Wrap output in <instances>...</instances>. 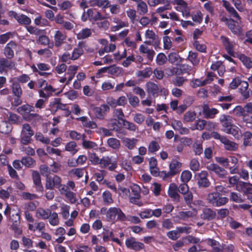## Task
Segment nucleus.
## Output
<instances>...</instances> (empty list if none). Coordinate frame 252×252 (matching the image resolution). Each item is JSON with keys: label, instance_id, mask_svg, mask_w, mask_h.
<instances>
[{"label": "nucleus", "instance_id": "9", "mask_svg": "<svg viewBox=\"0 0 252 252\" xmlns=\"http://www.w3.org/2000/svg\"><path fill=\"white\" fill-rule=\"evenodd\" d=\"M17 44L15 41L11 40L5 45L3 49V54L7 59H11L14 56V50L17 48Z\"/></svg>", "mask_w": 252, "mask_h": 252}, {"label": "nucleus", "instance_id": "12", "mask_svg": "<svg viewBox=\"0 0 252 252\" xmlns=\"http://www.w3.org/2000/svg\"><path fill=\"white\" fill-rule=\"evenodd\" d=\"M6 58L0 59V72H7L8 69H12L15 65L13 62Z\"/></svg>", "mask_w": 252, "mask_h": 252}, {"label": "nucleus", "instance_id": "54", "mask_svg": "<svg viewBox=\"0 0 252 252\" xmlns=\"http://www.w3.org/2000/svg\"><path fill=\"white\" fill-rule=\"evenodd\" d=\"M96 25L100 29L106 31L109 29L110 23L108 20L104 19L96 22Z\"/></svg>", "mask_w": 252, "mask_h": 252}, {"label": "nucleus", "instance_id": "26", "mask_svg": "<svg viewBox=\"0 0 252 252\" xmlns=\"http://www.w3.org/2000/svg\"><path fill=\"white\" fill-rule=\"evenodd\" d=\"M237 190L243 191L248 196L252 193V184L240 182L237 185Z\"/></svg>", "mask_w": 252, "mask_h": 252}, {"label": "nucleus", "instance_id": "17", "mask_svg": "<svg viewBox=\"0 0 252 252\" xmlns=\"http://www.w3.org/2000/svg\"><path fill=\"white\" fill-rule=\"evenodd\" d=\"M229 22V23H228L227 26L232 33L238 36L241 35L242 34V28L237 24L236 22L233 19L231 18Z\"/></svg>", "mask_w": 252, "mask_h": 252}, {"label": "nucleus", "instance_id": "19", "mask_svg": "<svg viewBox=\"0 0 252 252\" xmlns=\"http://www.w3.org/2000/svg\"><path fill=\"white\" fill-rule=\"evenodd\" d=\"M216 213L211 208H204L200 215L201 218L203 220H212L215 218Z\"/></svg>", "mask_w": 252, "mask_h": 252}, {"label": "nucleus", "instance_id": "1", "mask_svg": "<svg viewBox=\"0 0 252 252\" xmlns=\"http://www.w3.org/2000/svg\"><path fill=\"white\" fill-rule=\"evenodd\" d=\"M216 191L209 193L207 196L208 202L213 206L219 207L226 204L228 201V198L222 197L220 192H222L226 189L221 186L216 187Z\"/></svg>", "mask_w": 252, "mask_h": 252}, {"label": "nucleus", "instance_id": "32", "mask_svg": "<svg viewBox=\"0 0 252 252\" xmlns=\"http://www.w3.org/2000/svg\"><path fill=\"white\" fill-rule=\"evenodd\" d=\"M92 6H97L102 9H106L111 6V4L108 0H93Z\"/></svg>", "mask_w": 252, "mask_h": 252}, {"label": "nucleus", "instance_id": "11", "mask_svg": "<svg viewBox=\"0 0 252 252\" xmlns=\"http://www.w3.org/2000/svg\"><path fill=\"white\" fill-rule=\"evenodd\" d=\"M206 168L208 170L214 172L220 178H225L227 175V171L217 164L211 163L208 165Z\"/></svg>", "mask_w": 252, "mask_h": 252}, {"label": "nucleus", "instance_id": "39", "mask_svg": "<svg viewBox=\"0 0 252 252\" xmlns=\"http://www.w3.org/2000/svg\"><path fill=\"white\" fill-rule=\"evenodd\" d=\"M77 119L80 120L82 122L83 126L85 127L91 128H95L97 127V125L94 122L88 120L86 117H81Z\"/></svg>", "mask_w": 252, "mask_h": 252}, {"label": "nucleus", "instance_id": "5", "mask_svg": "<svg viewBox=\"0 0 252 252\" xmlns=\"http://www.w3.org/2000/svg\"><path fill=\"white\" fill-rule=\"evenodd\" d=\"M196 180L199 188H207L210 186L211 182L208 179V173L206 171H201L196 175Z\"/></svg>", "mask_w": 252, "mask_h": 252}, {"label": "nucleus", "instance_id": "35", "mask_svg": "<svg viewBox=\"0 0 252 252\" xmlns=\"http://www.w3.org/2000/svg\"><path fill=\"white\" fill-rule=\"evenodd\" d=\"M197 53L192 51L189 52L188 59L194 65H197L200 62V59Z\"/></svg>", "mask_w": 252, "mask_h": 252}, {"label": "nucleus", "instance_id": "47", "mask_svg": "<svg viewBox=\"0 0 252 252\" xmlns=\"http://www.w3.org/2000/svg\"><path fill=\"white\" fill-rule=\"evenodd\" d=\"M167 61V57L163 53H158L156 57V63L159 65H163Z\"/></svg>", "mask_w": 252, "mask_h": 252}, {"label": "nucleus", "instance_id": "50", "mask_svg": "<svg viewBox=\"0 0 252 252\" xmlns=\"http://www.w3.org/2000/svg\"><path fill=\"white\" fill-rule=\"evenodd\" d=\"M137 139H130L128 138H126L123 140L124 145L127 147L129 149H132L136 145Z\"/></svg>", "mask_w": 252, "mask_h": 252}, {"label": "nucleus", "instance_id": "46", "mask_svg": "<svg viewBox=\"0 0 252 252\" xmlns=\"http://www.w3.org/2000/svg\"><path fill=\"white\" fill-rule=\"evenodd\" d=\"M160 148L159 145L156 141H151L148 146V152L154 153L158 151Z\"/></svg>", "mask_w": 252, "mask_h": 252}, {"label": "nucleus", "instance_id": "55", "mask_svg": "<svg viewBox=\"0 0 252 252\" xmlns=\"http://www.w3.org/2000/svg\"><path fill=\"white\" fill-rule=\"evenodd\" d=\"M179 218L184 220H187L189 218H191L194 216L192 211H181L179 213Z\"/></svg>", "mask_w": 252, "mask_h": 252}, {"label": "nucleus", "instance_id": "44", "mask_svg": "<svg viewBox=\"0 0 252 252\" xmlns=\"http://www.w3.org/2000/svg\"><path fill=\"white\" fill-rule=\"evenodd\" d=\"M129 104L133 107H136L139 105V99L136 96L133 95L131 94L127 95Z\"/></svg>", "mask_w": 252, "mask_h": 252}, {"label": "nucleus", "instance_id": "49", "mask_svg": "<svg viewBox=\"0 0 252 252\" xmlns=\"http://www.w3.org/2000/svg\"><path fill=\"white\" fill-rule=\"evenodd\" d=\"M60 100V98H54V99L51 101L49 105V110H50L51 114L55 115L57 112V106L58 104V101Z\"/></svg>", "mask_w": 252, "mask_h": 252}, {"label": "nucleus", "instance_id": "21", "mask_svg": "<svg viewBox=\"0 0 252 252\" xmlns=\"http://www.w3.org/2000/svg\"><path fill=\"white\" fill-rule=\"evenodd\" d=\"M232 117L230 115L223 114L220 116L219 120L223 127V131L224 129L229 128L234 125L232 124Z\"/></svg>", "mask_w": 252, "mask_h": 252}, {"label": "nucleus", "instance_id": "16", "mask_svg": "<svg viewBox=\"0 0 252 252\" xmlns=\"http://www.w3.org/2000/svg\"><path fill=\"white\" fill-rule=\"evenodd\" d=\"M139 50L141 54H146V57L149 62H152L153 61L156 54L153 49H150L147 46L142 44L140 46Z\"/></svg>", "mask_w": 252, "mask_h": 252}, {"label": "nucleus", "instance_id": "51", "mask_svg": "<svg viewBox=\"0 0 252 252\" xmlns=\"http://www.w3.org/2000/svg\"><path fill=\"white\" fill-rule=\"evenodd\" d=\"M124 127L130 131H135L137 128L136 126L133 123L130 122L126 119L123 121Z\"/></svg>", "mask_w": 252, "mask_h": 252}, {"label": "nucleus", "instance_id": "43", "mask_svg": "<svg viewBox=\"0 0 252 252\" xmlns=\"http://www.w3.org/2000/svg\"><path fill=\"white\" fill-rule=\"evenodd\" d=\"M17 21L21 25H29L31 23V19L23 14L19 15Z\"/></svg>", "mask_w": 252, "mask_h": 252}, {"label": "nucleus", "instance_id": "30", "mask_svg": "<svg viewBox=\"0 0 252 252\" xmlns=\"http://www.w3.org/2000/svg\"><path fill=\"white\" fill-rule=\"evenodd\" d=\"M240 88L239 89L241 94L245 99H247L250 97V92L248 90L249 84L247 81H241L240 84Z\"/></svg>", "mask_w": 252, "mask_h": 252}, {"label": "nucleus", "instance_id": "38", "mask_svg": "<svg viewBox=\"0 0 252 252\" xmlns=\"http://www.w3.org/2000/svg\"><path fill=\"white\" fill-rule=\"evenodd\" d=\"M238 58L247 68L249 69L252 68V61L250 58L243 54H240Z\"/></svg>", "mask_w": 252, "mask_h": 252}, {"label": "nucleus", "instance_id": "34", "mask_svg": "<svg viewBox=\"0 0 252 252\" xmlns=\"http://www.w3.org/2000/svg\"><path fill=\"white\" fill-rule=\"evenodd\" d=\"M38 218L43 220L49 219L51 215V211L49 209L45 210L42 208H38L36 211Z\"/></svg>", "mask_w": 252, "mask_h": 252}, {"label": "nucleus", "instance_id": "53", "mask_svg": "<svg viewBox=\"0 0 252 252\" xmlns=\"http://www.w3.org/2000/svg\"><path fill=\"white\" fill-rule=\"evenodd\" d=\"M121 166L126 170L128 171L132 169L131 162L129 158H122Z\"/></svg>", "mask_w": 252, "mask_h": 252}, {"label": "nucleus", "instance_id": "18", "mask_svg": "<svg viewBox=\"0 0 252 252\" xmlns=\"http://www.w3.org/2000/svg\"><path fill=\"white\" fill-rule=\"evenodd\" d=\"M203 114L205 118L207 119H213L215 115L219 113V111L216 108H210L208 104H204L203 106Z\"/></svg>", "mask_w": 252, "mask_h": 252}, {"label": "nucleus", "instance_id": "56", "mask_svg": "<svg viewBox=\"0 0 252 252\" xmlns=\"http://www.w3.org/2000/svg\"><path fill=\"white\" fill-rule=\"evenodd\" d=\"M196 114L194 111H188L186 113L184 116V119L188 122H192L196 118Z\"/></svg>", "mask_w": 252, "mask_h": 252}, {"label": "nucleus", "instance_id": "25", "mask_svg": "<svg viewBox=\"0 0 252 252\" xmlns=\"http://www.w3.org/2000/svg\"><path fill=\"white\" fill-rule=\"evenodd\" d=\"M147 91L150 95L154 97L157 96L159 93L158 85L152 82H148L146 84Z\"/></svg>", "mask_w": 252, "mask_h": 252}, {"label": "nucleus", "instance_id": "28", "mask_svg": "<svg viewBox=\"0 0 252 252\" xmlns=\"http://www.w3.org/2000/svg\"><path fill=\"white\" fill-rule=\"evenodd\" d=\"M181 162L177 161L176 159H173L169 165V170L170 171L169 174L175 175L179 173L181 170Z\"/></svg>", "mask_w": 252, "mask_h": 252}, {"label": "nucleus", "instance_id": "29", "mask_svg": "<svg viewBox=\"0 0 252 252\" xmlns=\"http://www.w3.org/2000/svg\"><path fill=\"white\" fill-rule=\"evenodd\" d=\"M107 126L110 130H114L119 132L122 130L121 123L120 120L116 119L111 120L108 123Z\"/></svg>", "mask_w": 252, "mask_h": 252}, {"label": "nucleus", "instance_id": "15", "mask_svg": "<svg viewBox=\"0 0 252 252\" xmlns=\"http://www.w3.org/2000/svg\"><path fill=\"white\" fill-rule=\"evenodd\" d=\"M109 111V107L107 104H102L100 107H95L94 113L95 117L100 120L103 119L106 112Z\"/></svg>", "mask_w": 252, "mask_h": 252}, {"label": "nucleus", "instance_id": "37", "mask_svg": "<svg viewBox=\"0 0 252 252\" xmlns=\"http://www.w3.org/2000/svg\"><path fill=\"white\" fill-rule=\"evenodd\" d=\"M65 150L74 155L78 151L76 143L74 141H70L67 143L65 146Z\"/></svg>", "mask_w": 252, "mask_h": 252}, {"label": "nucleus", "instance_id": "27", "mask_svg": "<svg viewBox=\"0 0 252 252\" xmlns=\"http://www.w3.org/2000/svg\"><path fill=\"white\" fill-rule=\"evenodd\" d=\"M32 179L36 191L42 192L43 187L41 184L40 175L37 171L32 173Z\"/></svg>", "mask_w": 252, "mask_h": 252}, {"label": "nucleus", "instance_id": "4", "mask_svg": "<svg viewBox=\"0 0 252 252\" xmlns=\"http://www.w3.org/2000/svg\"><path fill=\"white\" fill-rule=\"evenodd\" d=\"M91 162L94 164H100L102 168L107 167L110 171L114 170L117 167L116 161H112L111 158H91Z\"/></svg>", "mask_w": 252, "mask_h": 252}, {"label": "nucleus", "instance_id": "36", "mask_svg": "<svg viewBox=\"0 0 252 252\" xmlns=\"http://www.w3.org/2000/svg\"><path fill=\"white\" fill-rule=\"evenodd\" d=\"M92 34V32L90 29L85 28L81 30L77 34V38L78 39H84L90 37Z\"/></svg>", "mask_w": 252, "mask_h": 252}, {"label": "nucleus", "instance_id": "63", "mask_svg": "<svg viewBox=\"0 0 252 252\" xmlns=\"http://www.w3.org/2000/svg\"><path fill=\"white\" fill-rule=\"evenodd\" d=\"M193 151L195 155L199 156L203 152L202 144L199 142H195L193 144Z\"/></svg>", "mask_w": 252, "mask_h": 252}, {"label": "nucleus", "instance_id": "6", "mask_svg": "<svg viewBox=\"0 0 252 252\" xmlns=\"http://www.w3.org/2000/svg\"><path fill=\"white\" fill-rule=\"evenodd\" d=\"M57 89L54 88L52 85L46 84V85L44 87L43 89H40L38 92L40 97L48 100V98L53 95L55 93L56 95H58L62 91L56 93Z\"/></svg>", "mask_w": 252, "mask_h": 252}, {"label": "nucleus", "instance_id": "24", "mask_svg": "<svg viewBox=\"0 0 252 252\" xmlns=\"http://www.w3.org/2000/svg\"><path fill=\"white\" fill-rule=\"evenodd\" d=\"M10 82L11 83V89L13 95L14 96L22 95L23 90L20 83L16 81H14V79L13 78L10 80Z\"/></svg>", "mask_w": 252, "mask_h": 252}, {"label": "nucleus", "instance_id": "10", "mask_svg": "<svg viewBox=\"0 0 252 252\" xmlns=\"http://www.w3.org/2000/svg\"><path fill=\"white\" fill-rule=\"evenodd\" d=\"M9 220L12 222L11 225L12 229L18 233L22 232V230L19 228V225L20 223V215L19 212H12L10 215Z\"/></svg>", "mask_w": 252, "mask_h": 252}, {"label": "nucleus", "instance_id": "7", "mask_svg": "<svg viewBox=\"0 0 252 252\" xmlns=\"http://www.w3.org/2000/svg\"><path fill=\"white\" fill-rule=\"evenodd\" d=\"M192 67L191 66L187 64H181L179 65V68L173 67L171 69L168 70V74L170 76L174 75H179L180 74L188 73L191 70Z\"/></svg>", "mask_w": 252, "mask_h": 252}, {"label": "nucleus", "instance_id": "41", "mask_svg": "<svg viewBox=\"0 0 252 252\" xmlns=\"http://www.w3.org/2000/svg\"><path fill=\"white\" fill-rule=\"evenodd\" d=\"M87 158H69L67 163L70 167H75L79 164H83Z\"/></svg>", "mask_w": 252, "mask_h": 252}, {"label": "nucleus", "instance_id": "22", "mask_svg": "<svg viewBox=\"0 0 252 252\" xmlns=\"http://www.w3.org/2000/svg\"><path fill=\"white\" fill-rule=\"evenodd\" d=\"M66 35L60 31H56L54 35L55 46L56 47H61L66 38Z\"/></svg>", "mask_w": 252, "mask_h": 252}, {"label": "nucleus", "instance_id": "3", "mask_svg": "<svg viewBox=\"0 0 252 252\" xmlns=\"http://www.w3.org/2000/svg\"><path fill=\"white\" fill-rule=\"evenodd\" d=\"M217 161L225 167L228 168L231 174L238 173L239 171L238 158H216Z\"/></svg>", "mask_w": 252, "mask_h": 252}, {"label": "nucleus", "instance_id": "57", "mask_svg": "<svg viewBox=\"0 0 252 252\" xmlns=\"http://www.w3.org/2000/svg\"><path fill=\"white\" fill-rule=\"evenodd\" d=\"M193 45L194 47L199 52L202 53L206 52V46L204 44H200L198 40L194 41Z\"/></svg>", "mask_w": 252, "mask_h": 252}, {"label": "nucleus", "instance_id": "61", "mask_svg": "<svg viewBox=\"0 0 252 252\" xmlns=\"http://www.w3.org/2000/svg\"><path fill=\"white\" fill-rule=\"evenodd\" d=\"M37 42L38 44L46 46L49 44L50 40L48 36L45 35H39L37 39Z\"/></svg>", "mask_w": 252, "mask_h": 252}, {"label": "nucleus", "instance_id": "13", "mask_svg": "<svg viewBox=\"0 0 252 252\" xmlns=\"http://www.w3.org/2000/svg\"><path fill=\"white\" fill-rule=\"evenodd\" d=\"M140 198V188L137 185H134L131 188V192L129 196L130 202L137 204V200Z\"/></svg>", "mask_w": 252, "mask_h": 252}, {"label": "nucleus", "instance_id": "8", "mask_svg": "<svg viewBox=\"0 0 252 252\" xmlns=\"http://www.w3.org/2000/svg\"><path fill=\"white\" fill-rule=\"evenodd\" d=\"M125 244L128 249L135 251H139L143 249L145 247L143 243L136 241L135 238L134 237H130L126 239Z\"/></svg>", "mask_w": 252, "mask_h": 252}, {"label": "nucleus", "instance_id": "20", "mask_svg": "<svg viewBox=\"0 0 252 252\" xmlns=\"http://www.w3.org/2000/svg\"><path fill=\"white\" fill-rule=\"evenodd\" d=\"M167 192L170 197L174 200L180 201V195L178 193V187L175 184L172 183L170 185Z\"/></svg>", "mask_w": 252, "mask_h": 252}, {"label": "nucleus", "instance_id": "52", "mask_svg": "<svg viewBox=\"0 0 252 252\" xmlns=\"http://www.w3.org/2000/svg\"><path fill=\"white\" fill-rule=\"evenodd\" d=\"M35 138L36 140L40 141L43 144H48L50 142V139L48 137H44L41 132L36 133L35 135Z\"/></svg>", "mask_w": 252, "mask_h": 252}, {"label": "nucleus", "instance_id": "14", "mask_svg": "<svg viewBox=\"0 0 252 252\" xmlns=\"http://www.w3.org/2000/svg\"><path fill=\"white\" fill-rule=\"evenodd\" d=\"M220 39L227 53L231 56H234V44L229 41L228 37L224 36H221Z\"/></svg>", "mask_w": 252, "mask_h": 252}, {"label": "nucleus", "instance_id": "60", "mask_svg": "<svg viewBox=\"0 0 252 252\" xmlns=\"http://www.w3.org/2000/svg\"><path fill=\"white\" fill-rule=\"evenodd\" d=\"M49 223L53 226L57 225L59 223V220L58 219V215L57 213L54 212L51 213L50 218L49 219Z\"/></svg>", "mask_w": 252, "mask_h": 252}, {"label": "nucleus", "instance_id": "40", "mask_svg": "<svg viewBox=\"0 0 252 252\" xmlns=\"http://www.w3.org/2000/svg\"><path fill=\"white\" fill-rule=\"evenodd\" d=\"M137 10L141 15L146 14L148 12V6L146 2L143 1H139L137 5Z\"/></svg>", "mask_w": 252, "mask_h": 252}, {"label": "nucleus", "instance_id": "59", "mask_svg": "<svg viewBox=\"0 0 252 252\" xmlns=\"http://www.w3.org/2000/svg\"><path fill=\"white\" fill-rule=\"evenodd\" d=\"M153 73V71L150 67H146L142 70L139 71L138 75L141 76L144 78H148L151 76Z\"/></svg>", "mask_w": 252, "mask_h": 252}, {"label": "nucleus", "instance_id": "48", "mask_svg": "<svg viewBox=\"0 0 252 252\" xmlns=\"http://www.w3.org/2000/svg\"><path fill=\"white\" fill-rule=\"evenodd\" d=\"M192 177L191 172L189 170H185L183 171L181 175V179L183 183L189 182Z\"/></svg>", "mask_w": 252, "mask_h": 252}, {"label": "nucleus", "instance_id": "2", "mask_svg": "<svg viewBox=\"0 0 252 252\" xmlns=\"http://www.w3.org/2000/svg\"><path fill=\"white\" fill-rule=\"evenodd\" d=\"M107 221L115 223L117 221H125L126 220V217L123 211L118 207H110L108 209Z\"/></svg>", "mask_w": 252, "mask_h": 252}, {"label": "nucleus", "instance_id": "31", "mask_svg": "<svg viewBox=\"0 0 252 252\" xmlns=\"http://www.w3.org/2000/svg\"><path fill=\"white\" fill-rule=\"evenodd\" d=\"M78 69L77 65H69L67 68L66 74L69 75L68 80L66 81L65 84L68 85L70 84L71 80L73 79L76 74L77 71Z\"/></svg>", "mask_w": 252, "mask_h": 252}, {"label": "nucleus", "instance_id": "33", "mask_svg": "<svg viewBox=\"0 0 252 252\" xmlns=\"http://www.w3.org/2000/svg\"><path fill=\"white\" fill-rule=\"evenodd\" d=\"M12 125L7 121H2L0 126V132L4 134H8L12 130Z\"/></svg>", "mask_w": 252, "mask_h": 252}, {"label": "nucleus", "instance_id": "23", "mask_svg": "<svg viewBox=\"0 0 252 252\" xmlns=\"http://www.w3.org/2000/svg\"><path fill=\"white\" fill-rule=\"evenodd\" d=\"M224 132L232 135L236 139H240L242 136L241 129L235 125L231 126L229 128L224 129Z\"/></svg>", "mask_w": 252, "mask_h": 252}, {"label": "nucleus", "instance_id": "45", "mask_svg": "<svg viewBox=\"0 0 252 252\" xmlns=\"http://www.w3.org/2000/svg\"><path fill=\"white\" fill-rule=\"evenodd\" d=\"M8 121L9 123L12 124H18L19 122L20 117L14 113L11 112H9L8 113Z\"/></svg>", "mask_w": 252, "mask_h": 252}, {"label": "nucleus", "instance_id": "62", "mask_svg": "<svg viewBox=\"0 0 252 252\" xmlns=\"http://www.w3.org/2000/svg\"><path fill=\"white\" fill-rule=\"evenodd\" d=\"M83 53V50L81 48H75L74 49L72 55L71 60H75L78 59Z\"/></svg>", "mask_w": 252, "mask_h": 252}, {"label": "nucleus", "instance_id": "58", "mask_svg": "<svg viewBox=\"0 0 252 252\" xmlns=\"http://www.w3.org/2000/svg\"><path fill=\"white\" fill-rule=\"evenodd\" d=\"M207 124V122L204 120L198 119L195 122L194 127L192 129H197L199 130H203Z\"/></svg>", "mask_w": 252, "mask_h": 252}, {"label": "nucleus", "instance_id": "42", "mask_svg": "<svg viewBox=\"0 0 252 252\" xmlns=\"http://www.w3.org/2000/svg\"><path fill=\"white\" fill-rule=\"evenodd\" d=\"M102 198L104 202L107 205L111 204L114 202L112 197V194L109 191H104L102 193Z\"/></svg>", "mask_w": 252, "mask_h": 252}, {"label": "nucleus", "instance_id": "64", "mask_svg": "<svg viewBox=\"0 0 252 252\" xmlns=\"http://www.w3.org/2000/svg\"><path fill=\"white\" fill-rule=\"evenodd\" d=\"M64 195L70 203H75L76 202V194L75 193L69 190L68 191H67V192H64Z\"/></svg>", "mask_w": 252, "mask_h": 252}]
</instances>
